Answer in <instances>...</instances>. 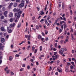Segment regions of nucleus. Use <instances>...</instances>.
<instances>
[{"mask_svg": "<svg viewBox=\"0 0 76 76\" xmlns=\"http://www.w3.org/2000/svg\"><path fill=\"white\" fill-rule=\"evenodd\" d=\"M24 3H25V1H21V3L19 4V7L20 8H22L24 6Z\"/></svg>", "mask_w": 76, "mask_h": 76, "instance_id": "obj_1", "label": "nucleus"}, {"mask_svg": "<svg viewBox=\"0 0 76 76\" xmlns=\"http://www.w3.org/2000/svg\"><path fill=\"white\" fill-rule=\"evenodd\" d=\"M15 23H12V24H11L10 26V28H12V29H14V28H15Z\"/></svg>", "mask_w": 76, "mask_h": 76, "instance_id": "obj_2", "label": "nucleus"}, {"mask_svg": "<svg viewBox=\"0 0 76 76\" xmlns=\"http://www.w3.org/2000/svg\"><path fill=\"white\" fill-rule=\"evenodd\" d=\"M18 15L16 19L15 20V23L17 22V20H18V19H19V12H18Z\"/></svg>", "mask_w": 76, "mask_h": 76, "instance_id": "obj_3", "label": "nucleus"}, {"mask_svg": "<svg viewBox=\"0 0 76 76\" xmlns=\"http://www.w3.org/2000/svg\"><path fill=\"white\" fill-rule=\"evenodd\" d=\"M7 11H5L4 12L3 15L5 16V18H7Z\"/></svg>", "mask_w": 76, "mask_h": 76, "instance_id": "obj_4", "label": "nucleus"}, {"mask_svg": "<svg viewBox=\"0 0 76 76\" xmlns=\"http://www.w3.org/2000/svg\"><path fill=\"white\" fill-rule=\"evenodd\" d=\"M13 11L14 12H19V10L18 9H16V8H14L13 9Z\"/></svg>", "mask_w": 76, "mask_h": 76, "instance_id": "obj_5", "label": "nucleus"}, {"mask_svg": "<svg viewBox=\"0 0 76 76\" xmlns=\"http://www.w3.org/2000/svg\"><path fill=\"white\" fill-rule=\"evenodd\" d=\"M1 31H3L4 32H5L6 31V30L5 29H4V27H1L0 28Z\"/></svg>", "mask_w": 76, "mask_h": 76, "instance_id": "obj_6", "label": "nucleus"}, {"mask_svg": "<svg viewBox=\"0 0 76 76\" xmlns=\"http://www.w3.org/2000/svg\"><path fill=\"white\" fill-rule=\"evenodd\" d=\"M71 38L73 41L75 40V38H74V37H73V34H71Z\"/></svg>", "mask_w": 76, "mask_h": 76, "instance_id": "obj_7", "label": "nucleus"}, {"mask_svg": "<svg viewBox=\"0 0 76 76\" xmlns=\"http://www.w3.org/2000/svg\"><path fill=\"white\" fill-rule=\"evenodd\" d=\"M62 9L63 10L64 9V2L62 3Z\"/></svg>", "mask_w": 76, "mask_h": 76, "instance_id": "obj_8", "label": "nucleus"}, {"mask_svg": "<svg viewBox=\"0 0 76 76\" xmlns=\"http://www.w3.org/2000/svg\"><path fill=\"white\" fill-rule=\"evenodd\" d=\"M1 41L2 43H3L4 42V38H2L1 39Z\"/></svg>", "mask_w": 76, "mask_h": 76, "instance_id": "obj_9", "label": "nucleus"}, {"mask_svg": "<svg viewBox=\"0 0 76 76\" xmlns=\"http://www.w3.org/2000/svg\"><path fill=\"white\" fill-rule=\"evenodd\" d=\"M9 16L11 18H12V17H13V13L12 12H10V13Z\"/></svg>", "mask_w": 76, "mask_h": 76, "instance_id": "obj_10", "label": "nucleus"}, {"mask_svg": "<svg viewBox=\"0 0 76 76\" xmlns=\"http://www.w3.org/2000/svg\"><path fill=\"white\" fill-rule=\"evenodd\" d=\"M12 59H13V58L12 56H10L9 57V60H10V61H12Z\"/></svg>", "mask_w": 76, "mask_h": 76, "instance_id": "obj_11", "label": "nucleus"}, {"mask_svg": "<svg viewBox=\"0 0 76 76\" xmlns=\"http://www.w3.org/2000/svg\"><path fill=\"white\" fill-rule=\"evenodd\" d=\"M66 69H65V71L66 72H70V70L69 69H68V68H66Z\"/></svg>", "mask_w": 76, "mask_h": 76, "instance_id": "obj_12", "label": "nucleus"}, {"mask_svg": "<svg viewBox=\"0 0 76 76\" xmlns=\"http://www.w3.org/2000/svg\"><path fill=\"white\" fill-rule=\"evenodd\" d=\"M13 3L11 2V3L9 5V7H11V6H12L13 5Z\"/></svg>", "mask_w": 76, "mask_h": 76, "instance_id": "obj_13", "label": "nucleus"}, {"mask_svg": "<svg viewBox=\"0 0 76 76\" xmlns=\"http://www.w3.org/2000/svg\"><path fill=\"white\" fill-rule=\"evenodd\" d=\"M64 29H66V28H67V26H66V25L65 23L64 24Z\"/></svg>", "mask_w": 76, "mask_h": 76, "instance_id": "obj_14", "label": "nucleus"}, {"mask_svg": "<svg viewBox=\"0 0 76 76\" xmlns=\"http://www.w3.org/2000/svg\"><path fill=\"white\" fill-rule=\"evenodd\" d=\"M1 19H4V15H2L0 17Z\"/></svg>", "mask_w": 76, "mask_h": 76, "instance_id": "obj_15", "label": "nucleus"}, {"mask_svg": "<svg viewBox=\"0 0 76 76\" xmlns=\"http://www.w3.org/2000/svg\"><path fill=\"white\" fill-rule=\"evenodd\" d=\"M30 38H31V35L29 34L28 36V41H30Z\"/></svg>", "mask_w": 76, "mask_h": 76, "instance_id": "obj_16", "label": "nucleus"}, {"mask_svg": "<svg viewBox=\"0 0 76 76\" xmlns=\"http://www.w3.org/2000/svg\"><path fill=\"white\" fill-rule=\"evenodd\" d=\"M59 54H61V55H62V54H63V52H61V50L59 51Z\"/></svg>", "mask_w": 76, "mask_h": 76, "instance_id": "obj_17", "label": "nucleus"}, {"mask_svg": "<svg viewBox=\"0 0 76 76\" xmlns=\"http://www.w3.org/2000/svg\"><path fill=\"white\" fill-rule=\"evenodd\" d=\"M55 57L56 59H57V58H58V57H59V56L58 55H55Z\"/></svg>", "mask_w": 76, "mask_h": 76, "instance_id": "obj_18", "label": "nucleus"}, {"mask_svg": "<svg viewBox=\"0 0 76 76\" xmlns=\"http://www.w3.org/2000/svg\"><path fill=\"white\" fill-rule=\"evenodd\" d=\"M17 5L18 4H17V3H15L14 4V7H16V6H17Z\"/></svg>", "mask_w": 76, "mask_h": 76, "instance_id": "obj_19", "label": "nucleus"}, {"mask_svg": "<svg viewBox=\"0 0 76 76\" xmlns=\"http://www.w3.org/2000/svg\"><path fill=\"white\" fill-rule=\"evenodd\" d=\"M12 32V29H10L8 31V33H11Z\"/></svg>", "mask_w": 76, "mask_h": 76, "instance_id": "obj_20", "label": "nucleus"}, {"mask_svg": "<svg viewBox=\"0 0 76 76\" xmlns=\"http://www.w3.org/2000/svg\"><path fill=\"white\" fill-rule=\"evenodd\" d=\"M8 69V67L7 66L6 68H5L4 69V70H5V71H7V70Z\"/></svg>", "mask_w": 76, "mask_h": 76, "instance_id": "obj_21", "label": "nucleus"}, {"mask_svg": "<svg viewBox=\"0 0 76 76\" xmlns=\"http://www.w3.org/2000/svg\"><path fill=\"white\" fill-rule=\"evenodd\" d=\"M45 23L46 25H47L48 24V22L47 20V19H45Z\"/></svg>", "mask_w": 76, "mask_h": 76, "instance_id": "obj_22", "label": "nucleus"}, {"mask_svg": "<svg viewBox=\"0 0 76 76\" xmlns=\"http://www.w3.org/2000/svg\"><path fill=\"white\" fill-rule=\"evenodd\" d=\"M10 22H13V18H11L10 20Z\"/></svg>", "mask_w": 76, "mask_h": 76, "instance_id": "obj_23", "label": "nucleus"}, {"mask_svg": "<svg viewBox=\"0 0 76 76\" xmlns=\"http://www.w3.org/2000/svg\"><path fill=\"white\" fill-rule=\"evenodd\" d=\"M38 39H40L41 38V35H39L38 36Z\"/></svg>", "mask_w": 76, "mask_h": 76, "instance_id": "obj_24", "label": "nucleus"}, {"mask_svg": "<svg viewBox=\"0 0 76 76\" xmlns=\"http://www.w3.org/2000/svg\"><path fill=\"white\" fill-rule=\"evenodd\" d=\"M60 63V61L58 60L57 61V64L58 65L59 64V63Z\"/></svg>", "mask_w": 76, "mask_h": 76, "instance_id": "obj_25", "label": "nucleus"}, {"mask_svg": "<svg viewBox=\"0 0 76 76\" xmlns=\"http://www.w3.org/2000/svg\"><path fill=\"white\" fill-rule=\"evenodd\" d=\"M71 64L72 65H73L74 66H75V63L73 62H71Z\"/></svg>", "mask_w": 76, "mask_h": 76, "instance_id": "obj_26", "label": "nucleus"}, {"mask_svg": "<svg viewBox=\"0 0 76 76\" xmlns=\"http://www.w3.org/2000/svg\"><path fill=\"white\" fill-rule=\"evenodd\" d=\"M25 64H23L22 65V67H25Z\"/></svg>", "mask_w": 76, "mask_h": 76, "instance_id": "obj_27", "label": "nucleus"}, {"mask_svg": "<svg viewBox=\"0 0 76 76\" xmlns=\"http://www.w3.org/2000/svg\"><path fill=\"white\" fill-rule=\"evenodd\" d=\"M5 9H6L5 8V7H3L2 8V10H3V11H5Z\"/></svg>", "mask_w": 76, "mask_h": 76, "instance_id": "obj_28", "label": "nucleus"}, {"mask_svg": "<svg viewBox=\"0 0 76 76\" xmlns=\"http://www.w3.org/2000/svg\"><path fill=\"white\" fill-rule=\"evenodd\" d=\"M10 72V73H11V75H14V73H13V72L11 71Z\"/></svg>", "mask_w": 76, "mask_h": 76, "instance_id": "obj_29", "label": "nucleus"}, {"mask_svg": "<svg viewBox=\"0 0 76 76\" xmlns=\"http://www.w3.org/2000/svg\"><path fill=\"white\" fill-rule=\"evenodd\" d=\"M55 47L56 48L57 47V43H56L55 44Z\"/></svg>", "mask_w": 76, "mask_h": 76, "instance_id": "obj_30", "label": "nucleus"}, {"mask_svg": "<svg viewBox=\"0 0 76 76\" xmlns=\"http://www.w3.org/2000/svg\"><path fill=\"white\" fill-rule=\"evenodd\" d=\"M36 28L37 29H39V27L38 26H36Z\"/></svg>", "mask_w": 76, "mask_h": 76, "instance_id": "obj_31", "label": "nucleus"}, {"mask_svg": "<svg viewBox=\"0 0 76 76\" xmlns=\"http://www.w3.org/2000/svg\"><path fill=\"white\" fill-rule=\"evenodd\" d=\"M18 16V13H15V17H16V16Z\"/></svg>", "mask_w": 76, "mask_h": 76, "instance_id": "obj_32", "label": "nucleus"}, {"mask_svg": "<svg viewBox=\"0 0 76 76\" xmlns=\"http://www.w3.org/2000/svg\"><path fill=\"white\" fill-rule=\"evenodd\" d=\"M27 69H28V70H29V69H30V66L29 65L28 66H27Z\"/></svg>", "mask_w": 76, "mask_h": 76, "instance_id": "obj_33", "label": "nucleus"}, {"mask_svg": "<svg viewBox=\"0 0 76 76\" xmlns=\"http://www.w3.org/2000/svg\"><path fill=\"white\" fill-rule=\"evenodd\" d=\"M15 56L17 57H19V55H18L17 54L15 55Z\"/></svg>", "mask_w": 76, "mask_h": 76, "instance_id": "obj_34", "label": "nucleus"}, {"mask_svg": "<svg viewBox=\"0 0 76 76\" xmlns=\"http://www.w3.org/2000/svg\"><path fill=\"white\" fill-rule=\"evenodd\" d=\"M32 50L33 51H34V50H35V47H33L32 48Z\"/></svg>", "mask_w": 76, "mask_h": 76, "instance_id": "obj_35", "label": "nucleus"}, {"mask_svg": "<svg viewBox=\"0 0 76 76\" xmlns=\"http://www.w3.org/2000/svg\"><path fill=\"white\" fill-rule=\"evenodd\" d=\"M42 50V46H41L40 47V51H41Z\"/></svg>", "mask_w": 76, "mask_h": 76, "instance_id": "obj_36", "label": "nucleus"}, {"mask_svg": "<svg viewBox=\"0 0 76 76\" xmlns=\"http://www.w3.org/2000/svg\"><path fill=\"white\" fill-rule=\"evenodd\" d=\"M26 4H28V3H29V0H26Z\"/></svg>", "mask_w": 76, "mask_h": 76, "instance_id": "obj_37", "label": "nucleus"}, {"mask_svg": "<svg viewBox=\"0 0 76 76\" xmlns=\"http://www.w3.org/2000/svg\"><path fill=\"white\" fill-rule=\"evenodd\" d=\"M58 72H61L62 71H61V70H60V69H58Z\"/></svg>", "mask_w": 76, "mask_h": 76, "instance_id": "obj_38", "label": "nucleus"}, {"mask_svg": "<svg viewBox=\"0 0 76 76\" xmlns=\"http://www.w3.org/2000/svg\"><path fill=\"white\" fill-rule=\"evenodd\" d=\"M44 19H42L40 21V22H42H42L44 21Z\"/></svg>", "mask_w": 76, "mask_h": 76, "instance_id": "obj_39", "label": "nucleus"}, {"mask_svg": "<svg viewBox=\"0 0 76 76\" xmlns=\"http://www.w3.org/2000/svg\"><path fill=\"white\" fill-rule=\"evenodd\" d=\"M4 22L5 23H7V21L6 20H5L4 21Z\"/></svg>", "mask_w": 76, "mask_h": 76, "instance_id": "obj_40", "label": "nucleus"}, {"mask_svg": "<svg viewBox=\"0 0 76 76\" xmlns=\"http://www.w3.org/2000/svg\"><path fill=\"white\" fill-rule=\"evenodd\" d=\"M44 12H42L40 13V15H44Z\"/></svg>", "mask_w": 76, "mask_h": 76, "instance_id": "obj_41", "label": "nucleus"}, {"mask_svg": "<svg viewBox=\"0 0 76 76\" xmlns=\"http://www.w3.org/2000/svg\"><path fill=\"white\" fill-rule=\"evenodd\" d=\"M61 32H62V30L61 28H60L59 32L61 33Z\"/></svg>", "mask_w": 76, "mask_h": 76, "instance_id": "obj_42", "label": "nucleus"}, {"mask_svg": "<svg viewBox=\"0 0 76 76\" xmlns=\"http://www.w3.org/2000/svg\"><path fill=\"white\" fill-rule=\"evenodd\" d=\"M67 66H70V63L68 62L67 63Z\"/></svg>", "mask_w": 76, "mask_h": 76, "instance_id": "obj_43", "label": "nucleus"}, {"mask_svg": "<svg viewBox=\"0 0 76 76\" xmlns=\"http://www.w3.org/2000/svg\"><path fill=\"white\" fill-rule=\"evenodd\" d=\"M63 20H64L65 21H66V18H65V17H63Z\"/></svg>", "mask_w": 76, "mask_h": 76, "instance_id": "obj_44", "label": "nucleus"}, {"mask_svg": "<svg viewBox=\"0 0 76 76\" xmlns=\"http://www.w3.org/2000/svg\"><path fill=\"white\" fill-rule=\"evenodd\" d=\"M23 42H25L22 41V42L19 44V45H21V44H22Z\"/></svg>", "mask_w": 76, "mask_h": 76, "instance_id": "obj_45", "label": "nucleus"}, {"mask_svg": "<svg viewBox=\"0 0 76 76\" xmlns=\"http://www.w3.org/2000/svg\"><path fill=\"white\" fill-rule=\"evenodd\" d=\"M4 47V46H1V50H3V48Z\"/></svg>", "mask_w": 76, "mask_h": 76, "instance_id": "obj_46", "label": "nucleus"}, {"mask_svg": "<svg viewBox=\"0 0 76 76\" xmlns=\"http://www.w3.org/2000/svg\"><path fill=\"white\" fill-rule=\"evenodd\" d=\"M24 15H25V14L24 13H23L21 16L22 18H23V17H24Z\"/></svg>", "mask_w": 76, "mask_h": 76, "instance_id": "obj_47", "label": "nucleus"}, {"mask_svg": "<svg viewBox=\"0 0 76 76\" xmlns=\"http://www.w3.org/2000/svg\"><path fill=\"white\" fill-rule=\"evenodd\" d=\"M61 51H62V52H64V49L61 48Z\"/></svg>", "mask_w": 76, "mask_h": 76, "instance_id": "obj_48", "label": "nucleus"}, {"mask_svg": "<svg viewBox=\"0 0 76 76\" xmlns=\"http://www.w3.org/2000/svg\"><path fill=\"white\" fill-rule=\"evenodd\" d=\"M52 69V68H51V67H50V69H49V71H51V70Z\"/></svg>", "mask_w": 76, "mask_h": 76, "instance_id": "obj_49", "label": "nucleus"}, {"mask_svg": "<svg viewBox=\"0 0 76 76\" xmlns=\"http://www.w3.org/2000/svg\"><path fill=\"white\" fill-rule=\"evenodd\" d=\"M61 28L63 30V28H64V27H63V25H62V26H61Z\"/></svg>", "mask_w": 76, "mask_h": 76, "instance_id": "obj_50", "label": "nucleus"}, {"mask_svg": "<svg viewBox=\"0 0 76 76\" xmlns=\"http://www.w3.org/2000/svg\"><path fill=\"white\" fill-rule=\"evenodd\" d=\"M45 41H48V38L47 37L46 38Z\"/></svg>", "mask_w": 76, "mask_h": 76, "instance_id": "obj_51", "label": "nucleus"}, {"mask_svg": "<svg viewBox=\"0 0 76 76\" xmlns=\"http://www.w3.org/2000/svg\"><path fill=\"white\" fill-rule=\"evenodd\" d=\"M70 13L71 14V15H72V10H70Z\"/></svg>", "mask_w": 76, "mask_h": 76, "instance_id": "obj_52", "label": "nucleus"}, {"mask_svg": "<svg viewBox=\"0 0 76 76\" xmlns=\"http://www.w3.org/2000/svg\"><path fill=\"white\" fill-rule=\"evenodd\" d=\"M58 48H59V49H60V48H61V46L60 45H58Z\"/></svg>", "mask_w": 76, "mask_h": 76, "instance_id": "obj_53", "label": "nucleus"}, {"mask_svg": "<svg viewBox=\"0 0 76 76\" xmlns=\"http://www.w3.org/2000/svg\"><path fill=\"white\" fill-rule=\"evenodd\" d=\"M3 57V56H0V60H1L2 59V58Z\"/></svg>", "mask_w": 76, "mask_h": 76, "instance_id": "obj_54", "label": "nucleus"}, {"mask_svg": "<svg viewBox=\"0 0 76 76\" xmlns=\"http://www.w3.org/2000/svg\"><path fill=\"white\" fill-rule=\"evenodd\" d=\"M22 13V11L20 10L19 12V13L20 14H21Z\"/></svg>", "mask_w": 76, "mask_h": 76, "instance_id": "obj_55", "label": "nucleus"}, {"mask_svg": "<svg viewBox=\"0 0 76 76\" xmlns=\"http://www.w3.org/2000/svg\"><path fill=\"white\" fill-rule=\"evenodd\" d=\"M69 9L70 10H71V6H70V5H69Z\"/></svg>", "mask_w": 76, "mask_h": 76, "instance_id": "obj_56", "label": "nucleus"}, {"mask_svg": "<svg viewBox=\"0 0 76 76\" xmlns=\"http://www.w3.org/2000/svg\"><path fill=\"white\" fill-rule=\"evenodd\" d=\"M63 42V40H61L60 42V44H62Z\"/></svg>", "mask_w": 76, "mask_h": 76, "instance_id": "obj_57", "label": "nucleus"}, {"mask_svg": "<svg viewBox=\"0 0 76 76\" xmlns=\"http://www.w3.org/2000/svg\"><path fill=\"white\" fill-rule=\"evenodd\" d=\"M28 35H25V37H26V38H27V37H28Z\"/></svg>", "mask_w": 76, "mask_h": 76, "instance_id": "obj_58", "label": "nucleus"}, {"mask_svg": "<svg viewBox=\"0 0 76 76\" xmlns=\"http://www.w3.org/2000/svg\"><path fill=\"white\" fill-rule=\"evenodd\" d=\"M42 35L43 36H45V34H44V32H42Z\"/></svg>", "mask_w": 76, "mask_h": 76, "instance_id": "obj_59", "label": "nucleus"}, {"mask_svg": "<svg viewBox=\"0 0 76 76\" xmlns=\"http://www.w3.org/2000/svg\"><path fill=\"white\" fill-rule=\"evenodd\" d=\"M35 19V16H33L32 18V20H34Z\"/></svg>", "mask_w": 76, "mask_h": 76, "instance_id": "obj_60", "label": "nucleus"}, {"mask_svg": "<svg viewBox=\"0 0 76 76\" xmlns=\"http://www.w3.org/2000/svg\"><path fill=\"white\" fill-rule=\"evenodd\" d=\"M9 73V70H7V74H8Z\"/></svg>", "mask_w": 76, "mask_h": 76, "instance_id": "obj_61", "label": "nucleus"}, {"mask_svg": "<svg viewBox=\"0 0 76 76\" xmlns=\"http://www.w3.org/2000/svg\"><path fill=\"white\" fill-rule=\"evenodd\" d=\"M72 60L73 61H74V60H76V59H75V58H72Z\"/></svg>", "mask_w": 76, "mask_h": 76, "instance_id": "obj_62", "label": "nucleus"}, {"mask_svg": "<svg viewBox=\"0 0 76 76\" xmlns=\"http://www.w3.org/2000/svg\"><path fill=\"white\" fill-rule=\"evenodd\" d=\"M72 53L73 54L74 53V50H72Z\"/></svg>", "mask_w": 76, "mask_h": 76, "instance_id": "obj_63", "label": "nucleus"}, {"mask_svg": "<svg viewBox=\"0 0 76 76\" xmlns=\"http://www.w3.org/2000/svg\"><path fill=\"white\" fill-rule=\"evenodd\" d=\"M60 38H61V39H63V36H61L60 37Z\"/></svg>", "mask_w": 76, "mask_h": 76, "instance_id": "obj_64", "label": "nucleus"}]
</instances>
